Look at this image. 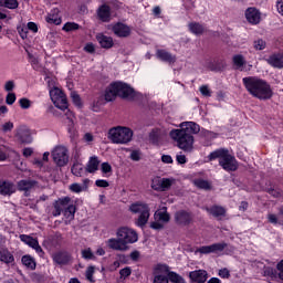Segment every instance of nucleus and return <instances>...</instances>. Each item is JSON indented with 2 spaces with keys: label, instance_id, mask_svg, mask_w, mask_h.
<instances>
[{
  "label": "nucleus",
  "instance_id": "f257e3e1",
  "mask_svg": "<svg viewBox=\"0 0 283 283\" xmlns=\"http://www.w3.org/2000/svg\"><path fill=\"white\" fill-rule=\"evenodd\" d=\"M200 133V125L196 122H182L179 124V128L172 129L169 136L177 147L186 154H191L193 151V134Z\"/></svg>",
  "mask_w": 283,
  "mask_h": 283
},
{
  "label": "nucleus",
  "instance_id": "f03ea898",
  "mask_svg": "<svg viewBox=\"0 0 283 283\" xmlns=\"http://www.w3.org/2000/svg\"><path fill=\"white\" fill-rule=\"evenodd\" d=\"M117 238H111L106 241V244L113 251H127L129 244L138 242V233L130 228L123 227L116 232Z\"/></svg>",
  "mask_w": 283,
  "mask_h": 283
},
{
  "label": "nucleus",
  "instance_id": "7ed1b4c3",
  "mask_svg": "<svg viewBox=\"0 0 283 283\" xmlns=\"http://www.w3.org/2000/svg\"><path fill=\"white\" fill-rule=\"evenodd\" d=\"M243 85L245 90L254 96L255 98H260L261 101H266L273 96V91L271 90V85L266 83V81L258 77V76H248L242 78Z\"/></svg>",
  "mask_w": 283,
  "mask_h": 283
},
{
  "label": "nucleus",
  "instance_id": "20e7f679",
  "mask_svg": "<svg viewBox=\"0 0 283 283\" xmlns=\"http://www.w3.org/2000/svg\"><path fill=\"white\" fill-rule=\"evenodd\" d=\"M53 207L54 218H59V216L63 213L65 224H70V222L74 220V216L76 214V206L74 205V201H72V198L62 197L53 203Z\"/></svg>",
  "mask_w": 283,
  "mask_h": 283
},
{
  "label": "nucleus",
  "instance_id": "39448f33",
  "mask_svg": "<svg viewBox=\"0 0 283 283\" xmlns=\"http://www.w3.org/2000/svg\"><path fill=\"white\" fill-rule=\"evenodd\" d=\"M104 96L105 101H107L108 103L114 101L117 96L132 101L136 98V92L126 83L115 82L106 88Z\"/></svg>",
  "mask_w": 283,
  "mask_h": 283
},
{
  "label": "nucleus",
  "instance_id": "423d86ee",
  "mask_svg": "<svg viewBox=\"0 0 283 283\" xmlns=\"http://www.w3.org/2000/svg\"><path fill=\"white\" fill-rule=\"evenodd\" d=\"M217 158H219V165L224 171H235L238 169V160L229 154V150L220 148L208 156V160H216Z\"/></svg>",
  "mask_w": 283,
  "mask_h": 283
},
{
  "label": "nucleus",
  "instance_id": "0eeeda50",
  "mask_svg": "<svg viewBox=\"0 0 283 283\" xmlns=\"http://www.w3.org/2000/svg\"><path fill=\"white\" fill-rule=\"evenodd\" d=\"M108 138L114 145H127L134 138V130L125 126H116L108 130Z\"/></svg>",
  "mask_w": 283,
  "mask_h": 283
},
{
  "label": "nucleus",
  "instance_id": "6e6552de",
  "mask_svg": "<svg viewBox=\"0 0 283 283\" xmlns=\"http://www.w3.org/2000/svg\"><path fill=\"white\" fill-rule=\"evenodd\" d=\"M129 211L132 213L138 214V218L135 223L137 227H140V229H143V227H145V224L149 222V216H150L149 205L137 201L129 206Z\"/></svg>",
  "mask_w": 283,
  "mask_h": 283
},
{
  "label": "nucleus",
  "instance_id": "1a4fd4ad",
  "mask_svg": "<svg viewBox=\"0 0 283 283\" xmlns=\"http://www.w3.org/2000/svg\"><path fill=\"white\" fill-rule=\"evenodd\" d=\"M50 88V98L52 103L57 107V109L65 111L67 109V96L65 93L56 86H54V82H48Z\"/></svg>",
  "mask_w": 283,
  "mask_h": 283
},
{
  "label": "nucleus",
  "instance_id": "9d476101",
  "mask_svg": "<svg viewBox=\"0 0 283 283\" xmlns=\"http://www.w3.org/2000/svg\"><path fill=\"white\" fill-rule=\"evenodd\" d=\"M51 156L56 167H65L70 163V150L65 146H55Z\"/></svg>",
  "mask_w": 283,
  "mask_h": 283
},
{
  "label": "nucleus",
  "instance_id": "9b49d317",
  "mask_svg": "<svg viewBox=\"0 0 283 283\" xmlns=\"http://www.w3.org/2000/svg\"><path fill=\"white\" fill-rule=\"evenodd\" d=\"M154 218L156 221L150 223L151 229H163V224L171 220L169 212H167V207H161L160 209H158L155 212Z\"/></svg>",
  "mask_w": 283,
  "mask_h": 283
},
{
  "label": "nucleus",
  "instance_id": "f8f14e48",
  "mask_svg": "<svg viewBox=\"0 0 283 283\" xmlns=\"http://www.w3.org/2000/svg\"><path fill=\"white\" fill-rule=\"evenodd\" d=\"M176 184V179L174 178H155L151 181V189L155 191H169L171 186Z\"/></svg>",
  "mask_w": 283,
  "mask_h": 283
},
{
  "label": "nucleus",
  "instance_id": "ddd939ff",
  "mask_svg": "<svg viewBox=\"0 0 283 283\" xmlns=\"http://www.w3.org/2000/svg\"><path fill=\"white\" fill-rule=\"evenodd\" d=\"M228 247L227 243H213L210 245H202L197 250V253H201L203 255H207L209 253H222V251Z\"/></svg>",
  "mask_w": 283,
  "mask_h": 283
},
{
  "label": "nucleus",
  "instance_id": "4468645a",
  "mask_svg": "<svg viewBox=\"0 0 283 283\" xmlns=\"http://www.w3.org/2000/svg\"><path fill=\"white\" fill-rule=\"evenodd\" d=\"M36 189V181L32 179H22L18 181V191H23L24 196H30Z\"/></svg>",
  "mask_w": 283,
  "mask_h": 283
},
{
  "label": "nucleus",
  "instance_id": "2eb2a0df",
  "mask_svg": "<svg viewBox=\"0 0 283 283\" xmlns=\"http://www.w3.org/2000/svg\"><path fill=\"white\" fill-rule=\"evenodd\" d=\"M15 136L20 143H24L27 145L32 143V134L30 133V128H28L25 125H21L17 128Z\"/></svg>",
  "mask_w": 283,
  "mask_h": 283
},
{
  "label": "nucleus",
  "instance_id": "dca6fc26",
  "mask_svg": "<svg viewBox=\"0 0 283 283\" xmlns=\"http://www.w3.org/2000/svg\"><path fill=\"white\" fill-rule=\"evenodd\" d=\"M112 31L116 36H119L120 39H125L132 34V28L125 23H116L112 27Z\"/></svg>",
  "mask_w": 283,
  "mask_h": 283
},
{
  "label": "nucleus",
  "instance_id": "f3484780",
  "mask_svg": "<svg viewBox=\"0 0 283 283\" xmlns=\"http://www.w3.org/2000/svg\"><path fill=\"white\" fill-rule=\"evenodd\" d=\"M245 19L248 23H251L252 25H258V23H260L262 19V15L258 9L250 7L245 10Z\"/></svg>",
  "mask_w": 283,
  "mask_h": 283
},
{
  "label": "nucleus",
  "instance_id": "a211bd4d",
  "mask_svg": "<svg viewBox=\"0 0 283 283\" xmlns=\"http://www.w3.org/2000/svg\"><path fill=\"white\" fill-rule=\"evenodd\" d=\"M20 240L24 242V244H28V247H31V249H34L35 253H39V255H43V249L39 244V241L28 234H21Z\"/></svg>",
  "mask_w": 283,
  "mask_h": 283
},
{
  "label": "nucleus",
  "instance_id": "6ab92c4d",
  "mask_svg": "<svg viewBox=\"0 0 283 283\" xmlns=\"http://www.w3.org/2000/svg\"><path fill=\"white\" fill-rule=\"evenodd\" d=\"M175 220L177 224H182L184 227H187V224H191V220H193V217L190 212L180 210L175 213Z\"/></svg>",
  "mask_w": 283,
  "mask_h": 283
},
{
  "label": "nucleus",
  "instance_id": "aec40b11",
  "mask_svg": "<svg viewBox=\"0 0 283 283\" xmlns=\"http://www.w3.org/2000/svg\"><path fill=\"white\" fill-rule=\"evenodd\" d=\"M191 282L205 283L209 277V274L205 270H195L189 273Z\"/></svg>",
  "mask_w": 283,
  "mask_h": 283
},
{
  "label": "nucleus",
  "instance_id": "412c9836",
  "mask_svg": "<svg viewBox=\"0 0 283 283\" xmlns=\"http://www.w3.org/2000/svg\"><path fill=\"white\" fill-rule=\"evenodd\" d=\"M266 63L272 67H276L277 70L283 69V54L274 53L266 59Z\"/></svg>",
  "mask_w": 283,
  "mask_h": 283
},
{
  "label": "nucleus",
  "instance_id": "4be33fe9",
  "mask_svg": "<svg viewBox=\"0 0 283 283\" xmlns=\"http://www.w3.org/2000/svg\"><path fill=\"white\" fill-rule=\"evenodd\" d=\"M17 192V187L10 181L0 180V195L1 196H12Z\"/></svg>",
  "mask_w": 283,
  "mask_h": 283
},
{
  "label": "nucleus",
  "instance_id": "5701e85b",
  "mask_svg": "<svg viewBox=\"0 0 283 283\" xmlns=\"http://www.w3.org/2000/svg\"><path fill=\"white\" fill-rule=\"evenodd\" d=\"M98 167H101V160L97 156H92L86 164L85 171H87V174H96Z\"/></svg>",
  "mask_w": 283,
  "mask_h": 283
},
{
  "label": "nucleus",
  "instance_id": "b1692460",
  "mask_svg": "<svg viewBox=\"0 0 283 283\" xmlns=\"http://www.w3.org/2000/svg\"><path fill=\"white\" fill-rule=\"evenodd\" d=\"M163 271L167 272V265H158L155 272L154 283H169L167 274H163Z\"/></svg>",
  "mask_w": 283,
  "mask_h": 283
},
{
  "label": "nucleus",
  "instance_id": "393cba45",
  "mask_svg": "<svg viewBox=\"0 0 283 283\" xmlns=\"http://www.w3.org/2000/svg\"><path fill=\"white\" fill-rule=\"evenodd\" d=\"M156 56L159 61H164V63H174L176 61V55L163 49L157 50Z\"/></svg>",
  "mask_w": 283,
  "mask_h": 283
},
{
  "label": "nucleus",
  "instance_id": "a878e982",
  "mask_svg": "<svg viewBox=\"0 0 283 283\" xmlns=\"http://www.w3.org/2000/svg\"><path fill=\"white\" fill-rule=\"evenodd\" d=\"M46 23H51L53 25H61L62 20L59 14V9H53L45 18Z\"/></svg>",
  "mask_w": 283,
  "mask_h": 283
},
{
  "label": "nucleus",
  "instance_id": "bb28decb",
  "mask_svg": "<svg viewBox=\"0 0 283 283\" xmlns=\"http://www.w3.org/2000/svg\"><path fill=\"white\" fill-rule=\"evenodd\" d=\"M97 17L98 19H101V21H104L105 23H107V21L112 19V12L109 10V7L106 4H103L102 7H99L97 11Z\"/></svg>",
  "mask_w": 283,
  "mask_h": 283
},
{
  "label": "nucleus",
  "instance_id": "cd10ccee",
  "mask_svg": "<svg viewBox=\"0 0 283 283\" xmlns=\"http://www.w3.org/2000/svg\"><path fill=\"white\" fill-rule=\"evenodd\" d=\"M97 41L101 45V48H104L106 50H109V48L114 46V40L112 39V36H107L104 34H98L97 35Z\"/></svg>",
  "mask_w": 283,
  "mask_h": 283
},
{
  "label": "nucleus",
  "instance_id": "c85d7f7f",
  "mask_svg": "<svg viewBox=\"0 0 283 283\" xmlns=\"http://www.w3.org/2000/svg\"><path fill=\"white\" fill-rule=\"evenodd\" d=\"M53 262L56 264H67L70 262V254L67 252H57L53 254Z\"/></svg>",
  "mask_w": 283,
  "mask_h": 283
},
{
  "label": "nucleus",
  "instance_id": "c756f323",
  "mask_svg": "<svg viewBox=\"0 0 283 283\" xmlns=\"http://www.w3.org/2000/svg\"><path fill=\"white\" fill-rule=\"evenodd\" d=\"M206 211H208V213H210V216H213L214 218H222L224 216V213H227V210L220 206H213L211 208H206Z\"/></svg>",
  "mask_w": 283,
  "mask_h": 283
},
{
  "label": "nucleus",
  "instance_id": "7c9ffc66",
  "mask_svg": "<svg viewBox=\"0 0 283 283\" xmlns=\"http://www.w3.org/2000/svg\"><path fill=\"white\" fill-rule=\"evenodd\" d=\"M0 262L4 264H12L14 262V255L7 249L0 251Z\"/></svg>",
  "mask_w": 283,
  "mask_h": 283
},
{
  "label": "nucleus",
  "instance_id": "2f4dec72",
  "mask_svg": "<svg viewBox=\"0 0 283 283\" xmlns=\"http://www.w3.org/2000/svg\"><path fill=\"white\" fill-rule=\"evenodd\" d=\"M22 264L27 266V269H30L31 271H34L36 269V261H34V258L30 255H23L22 259Z\"/></svg>",
  "mask_w": 283,
  "mask_h": 283
},
{
  "label": "nucleus",
  "instance_id": "473e14b6",
  "mask_svg": "<svg viewBox=\"0 0 283 283\" xmlns=\"http://www.w3.org/2000/svg\"><path fill=\"white\" fill-rule=\"evenodd\" d=\"M276 269L279 273H275V270L273 269H268V274L272 277H279V280H283V260L277 263Z\"/></svg>",
  "mask_w": 283,
  "mask_h": 283
},
{
  "label": "nucleus",
  "instance_id": "72a5a7b5",
  "mask_svg": "<svg viewBox=\"0 0 283 283\" xmlns=\"http://www.w3.org/2000/svg\"><path fill=\"white\" fill-rule=\"evenodd\" d=\"M0 8H8V10H17L19 8L18 0H0Z\"/></svg>",
  "mask_w": 283,
  "mask_h": 283
},
{
  "label": "nucleus",
  "instance_id": "f704fd0d",
  "mask_svg": "<svg viewBox=\"0 0 283 283\" xmlns=\"http://www.w3.org/2000/svg\"><path fill=\"white\" fill-rule=\"evenodd\" d=\"M189 30L190 32H192V34H202V32H205V28L202 27V24L197 23V22H192L189 24Z\"/></svg>",
  "mask_w": 283,
  "mask_h": 283
},
{
  "label": "nucleus",
  "instance_id": "c9c22d12",
  "mask_svg": "<svg viewBox=\"0 0 283 283\" xmlns=\"http://www.w3.org/2000/svg\"><path fill=\"white\" fill-rule=\"evenodd\" d=\"M232 61H233V64L235 65L237 70H241V67H243L244 63H247V61L244 60V56L241 54L234 55Z\"/></svg>",
  "mask_w": 283,
  "mask_h": 283
},
{
  "label": "nucleus",
  "instance_id": "e433bc0d",
  "mask_svg": "<svg viewBox=\"0 0 283 283\" xmlns=\"http://www.w3.org/2000/svg\"><path fill=\"white\" fill-rule=\"evenodd\" d=\"M71 171L73 174V176H76L77 178H81V176H83V165L75 163L72 168Z\"/></svg>",
  "mask_w": 283,
  "mask_h": 283
},
{
  "label": "nucleus",
  "instance_id": "4c0bfd02",
  "mask_svg": "<svg viewBox=\"0 0 283 283\" xmlns=\"http://www.w3.org/2000/svg\"><path fill=\"white\" fill-rule=\"evenodd\" d=\"M82 258L84 260H96V255L92 251V248H86V249L82 250Z\"/></svg>",
  "mask_w": 283,
  "mask_h": 283
},
{
  "label": "nucleus",
  "instance_id": "58836bf2",
  "mask_svg": "<svg viewBox=\"0 0 283 283\" xmlns=\"http://www.w3.org/2000/svg\"><path fill=\"white\" fill-rule=\"evenodd\" d=\"M168 280L172 283H185V279L175 272L168 273Z\"/></svg>",
  "mask_w": 283,
  "mask_h": 283
},
{
  "label": "nucleus",
  "instance_id": "ea45409f",
  "mask_svg": "<svg viewBox=\"0 0 283 283\" xmlns=\"http://www.w3.org/2000/svg\"><path fill=\"white\" fill-rule=\"evenodd\" d=\"M253 48L256 51H262V50H266V41L262 40V39H256L253 42Z\"/></svg>",
  "mask_w": 283,
  "mask_h": 283
},
{
  "label": "nucleus",
  "instance_id": "a19ab883",
  "mask_svg": "<svg viewBox=\"0 0 283 283\" xmlns=\"http://www.w3.org/2000/svg\"><path fill=\"white\" fill-rule=\"evenodd\" d=\"M193 185H196L199 189H210L211 188V185L209 184V181H207L205 179H195Z\"/></svg>",
  "mask_w": 283,
  "mask_h": 283
},
{
  "label": "nucleus",
  "instance_id": "79ce46f5",
  "mask_svg": "<svg viewBox=\"0 0 283 283\" xmlns=\"http://www.w3.org/2000/svg\"><path fill=\"white\" fill-rule=\"evenodd\" d=\"M67 132L70 134V138L74 139L76 136H78V132L76 130V127L74 126V120L70 119Z\"/></svg>",
  "mask_w": 283,
  "mask_h": 283
},
{
  "label": "nucleus",
  "instance_id": "37998d69",
  "mask_svg": "<svg viewBox=\"0 0 283 283\" xmlns=\"http://www.w3.org/2000/svg\"><path fill=\"white\" fill-rule=\"evenodd\" d=\"M78 28L81 27L76 22H66L62 30H64V32H74L78 30Z\"/></svg>",
  "mask_w": 283,
  "mask_h": 283
},
{
  "label": "nucleus",
  "instance_id": "c03bdc74",
  "mask_svg": "<svg viewBox=\"0 0 283 283\" xmlns=\"http://www.w3.org/2000/svg\"><path fill=\"white\" fill-rule=\"evenodd\" d=\"M19 105L22 109H30V107H32V101L22 97L19 99Z\"/></svg>",
  "mask_w": 283,
  "mask_h": 283
},
{
  "label": "nucleus",
  "instance_id": "a18cd8bd",
  "mask_svg": "<svg viewBox=\"0 0 283 283\" xmlns=\"http://www.w3.org/2000/svg\"><path fill=\"white\" fill-rule=\"evenodd\" d=\"M94 271H95L94 265H91L86 269L85 275L88 282H94Z\"/></svg>",
  "mask_w": 283,
  "mask_h": 283
},
{
  "label": "nucleus",
  "instance_id": "49530a36",
  "mask_svg": "<svg viewBox=\"0 0 283 283\" xmlns=\"http://www.w3.org/2000/svg\"><path fill=\"white\" fill-rule=\"evenodd\" d=\"M70 189L73 193H81V192L85 191L81 184H72L70 186Z\"/></svg>",
  "mask_w": 283,
  "mask_h": 283
},
{
  "label": "nucleus",
  "instance_id": "de8ad7c7",
  "mask_svg": "<svg viewBox=\"0 0 283 283\" xmlns=\"http://www.w3.org/2000/svg\"><path fill=\"white\" fill-rule=\"evenodd\" d=\"M71 98L74 103V105H76V107H81V96L78 95V93L76 92H71Z\"/></svg>",
  "mask_w": 283,
  "mask_h": 283
},
{
  "label": "nucleus",
  "instance_id": "09e8293b",
  "mask_svg": "<svg viewBox=\"0 0 283 283\" xmlns=\"http://www.w3.org/2000/svg\"><path fill=\"white\" fill-rule=\"evenodd\" d=\"M101 170L102 174H105L107 176V174H112V165H109V163H103L101 165Z\"/></svg>",
  "mask_w": 283,
  "mask_h": 283
},
{
  "label": "nucleus",
  "instance_id": "8fccbe9b",
  "mask_svg": "<svg viewBox=\"0 0 283 283\" xmlns=\"http://www.w3.org/2000/svg\"><path fill=\"white\" fill-rule=\"evenodd\" d=\"M17 102V95L14 93H9L6 98L7 105H14Z\"/></svg>",
  "mask_w": 283,
  "mask_h": 283
},
{
  "label": "nucleus",
  "instance_id": "3c124183",
  "mask_svg": "<svg viewBox=\"0 0 283 283\" xmlns=\"http://www.w3.org/2000/svg\"><path fill=\"white\" fill-rule=\"evenodd\" d=\"M12 129H14V123L6 122L4 124H2V132L8 133L12 132Z\"/></svg>",
  "mask_w": 283,
  "mask_h": 283
},
{
  "label": "nucleus",
  "instance_id": "603ef678",
  "mask_svg": "<svg viewBox=\"0 0 283 283\" xmlns=\"http://www.w3.org/2000/svg\"><path fill=\"white\" fill-rule=\"evenodd\" d=\"M199 92L202 94V96H211V88H209L208 85L200 86Z\"/></svg>",
  "mask_w": 283,
  "mask_h": 283
},
{
  "label": "nucleus",
  "instance_id": "864d4df0",
  "mask_svg": "<svg viewBox=\"0 0 283 283\" xmlns=\"http://www.w3.org/2000/svg\"><path fill=\"white\" fill-rule=\"evenodd\" d=\"M120 277H129L132 275V269L130 268H124L119 271Z\"/></svg>",
  "mask_w": 283,
  "mask_h": 283
},
{
  "label": "nucleus",
  "instance_id": "5fc2aeb1",
  "mask_svg": "<svg viewBox=\"0 0 283 283\" xmlns=\"http://www.w3.org/2000/svg\"><path fill=\"white\" fill-rule=\"evenodd\" d=\"M176 160L179 165H186L187 164V156H185L182 153H180L176 156Z\"/></svg>",
  "mask_w": 283,
  "mask_h": 283
},
{
  "label": "nucleus",
  "instance_id": "6e6d98bb",
  "mask_svg": "<svg viewBox=\"0 0 283 283\" xmlns=\"http://www.w3.org/2000/svg\"><path fill=\"white\" fill-rule=\"evenodd\" d=\"M95 185H96V187H102L104 189L109 187V182L107 180H105V179H97L95 181Z\"/></svg>",
  "mask_w": 283,
  "mask_h": 283
},
{
  "label": "nucleus",
  "instance_id": "4d7b16f0",
  "mask_svg": "<svg viewBox=\"0 0 283 283\" xmlns=\"http://www.w3.org/2000/svg\"><path fill=\"white\" fill-rule=\"evenodd\" d=\"M130 159L138 163V160H140V150H133L130 153Z\"/></svg>",
  "mask_w": 283,
  "mask_h": 283
},
{
  "label": "nucleus",
  "instance_id": "13d9d810",
  "mask_svg": "<svg viewBox=\"0 0 283 283\" xmlns=\"http://www.w3.org/2000/svg\"><path fill=\"white\" fill-rule=\"evenodd\" d=\"M4 90L6 92H12V90H14V81H7L4 84Z\"/></svg>",
  "mask_w": 283,
  "mask_h": 283
},
{
  "label": "nucleus",
  "instance_id": "bf43d9fd",
  "mask_svg": "<svg viewBox=\"0 0 283 283\" xmlns=\"http://www.w3.org/2000/svg\"><path fill=\"white\" fill-rule=\"evenodd\" d=\"M161 161L165 163V165H171L174 163V158H171V155H163Z\"/></svg>",
  "mask_w": 283,
  "mask_h": 283
},
{
  "label": "nucleus",
  "instance_id": "052dcab7",
  "mask_svg": "<svg viewBox=\"0 0 283 283\" xmlns=\"http://www.w3.org/2000/svg\"><path fill=\"white\" fill-rule=\"evenodd\" d=\"M270 193V196H272L273 198H280V196H282V192L279 189H270L268 191Z\"/></svg>",
  "mask_w": 283,
  "mask_h": 283
},
{
  "label": "nucleus",
  "instance_id": "680f3d73",
  "mask_svg": "<svg viewBox=\"0 0 283 283\" xmlns=\"http://www.w3.org/2000/svg\"><path fill=\"white\" fill-rule=\"evenodd\" d=\"M269 222H271V224H280V221L277 220V216L275 214H269L268 216Z\"/></svg>",
  "mask_w": 283,
  "mask_h": 283
},
{
  "label": "nucleus",
  "instance_id": "e2e57ef3",
  "mask_svg": "<svg viewBox=\"0 0 283 283\" xmlns=\"http://www.w3.org/2000/svg\"><path fill=\"white\" fill-rule=\"evenodd\" d=\"M276 10L281 17H283V0H277L276 1Z\"/></svg>",
  "mask_w": 283,
  "mask_h": 283
},
{
  "label": "nucleus",
  "instance_id": "0e129e2a",
  "mask_svg": "<svg viewBox=\"0 0 283 283\" xmlns=\"http://www.w3.org/2000/svg\"><path fill=\"white\" fill-rule=\"evenodd\" d=\"M28 30H31V32H39V27L34 22H29Z\"/></svg>",
  "mask_w": 283,
  "mask_h": 283
},
{
  "label": "nucleus",
  "instance_id": "69168bd1",
  "mask_svg": "<svg viewBox=\"0 0 283 283\" xmlns=\"http://www.w3.org/2000/svg\"><path fill=\"white\" fill-rule=\"evenodd\" d=\"M208 70H210L211 72H220V67L216 66V63H213V62H210L208 64Z\"/></svg>",
  "mask_w": 283,
  "mask_h": 283
},
{
  "label": "nucleus",
  "instance_id": "338daca9",
  "mask_svg": "<svg viewBox=\"0 0 283 283\" xmlns=\"http://www.w3.org/2000/svg\"><path fill=\"white\" fill-rule=\"evenodd\" d=\"M231 274L229 273V271L227 269H222L219 271V276L220 277H223V279H227L229 277Z\"/></svg>",
  "mask_w": 283,
  "mask_h": 283
},
{
  "label": "nucleus",
  "instance_id": "774afa93",
  "mask_svg": "<svg viewBox=\"0 0 283 283\" xmlns=\"http://www.w3.org/2000/svg\"><path fill=\"white\" fill-rule=\"evenodd\" d=\"M32 154H34V150L32 148H24L23 149V156L25 158H30V156H32Z\"/></svg>",
  "mask_w": 283,
  "mask_h": 283
}]
</instances>
